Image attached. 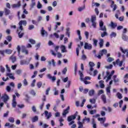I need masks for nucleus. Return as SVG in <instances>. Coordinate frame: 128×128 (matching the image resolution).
<instances>
[{"instance_id":"1","label":"nucleus","mask_w":128,"mask_h":128,"mask_svg":"<svg viewBox=\"0 0 128 128\" xmlns=\"http://www.w3.org/2000/svg\"><path fill=\"white\" fill-rule=\"evenodd\" d=\"M26 20H20L18 22L19 27L18 29V32H20V30H24V28L22 27V24H24V26H26Z\"/></svg>"},{"instance_id":"2","label":"nucleus","mask_w":128,"mask_h":128,"mask_svg":"<svg viewBox=\"0 0 128 128\" xmlns=\"http://www.w3.org/2000/svg\"><path fill=\"white\" fill-rule=\"evenodd\" d=\"M102 76H104V80H112V75H110V72L107 71L106 72V74L104 76V72H102Z\"/></svg>"},{"instance_id":"3","label":"nucleus","mask_w":128,"mask_h":128,"mask_svg":"<svg viewBox=\"0 0 128 128\" xmlns=\"http://www.w3.org/2000/svg\"><path fill=\"white\" fill-rule=\"evenodd\" d=\"M78 74L79 76H80V80H92L90 77L88 76L84 78V74H82V71H79Z\"/></svg>"},{"instance_id":"4","label":"nucleus","mask_w":128,"mask_h":128,"mask_svg":"<svg viewBox=\"0 0 128 128\" xmlns=\"http://www.w3.org/2000/svg\"><path fill=\"white\" fill-rule=\"evenodd\" d=\"M90 20L91 22H92L93 28H96V15L92 16Z\"/></svg>"},{"instance_id":"5","label":"nucleus","mask_w":128,"mask_h":128,"mask_svg":"<svg viewBox=\"0 0 128 128\" xmlns=\"http://www.w3.org/2000/svg\"><path fill=\"white\" fill-rule=\"evenodd\" d=\"M12 108H16V104H18V103L16 102V95H13L12 96Z\"/></svg>"},{"instance_id":"6","label":"nucleus","mask_w":128,"mask_h":128,"mask_svg":"<svg viewBox=\"0 0 128 128\" xmlns=\"http://www.w3.org/2000/svg\"><path fill=\"white\" fill-rule=\"evenodd\" d=\"M84 48L85 50H92V44H90L88 42H86L84 44Z\"/></svg>"},{"instance_id":"7","label":"nucleus","mask_w":128,"mask_h":128,"mask_svg":"<svg viewBox=\"0 0 128 128\" xmlns=\"http://www.w3.org/2000/svg\"><path fill=\"white\" fill-rule=\"evenodd\" d=\"M70 106H68L66 109L64 110L62 114L64 117L66 116V114H68V112H70Z\"/></svg>"},{"instance_id":"8","label":"nucleus","mask_w":128,"mask_h":128,"mask_svg":"<svg viewBox=\"0 0 128 128\" xmlns=\"http://www.w3.org/2000/svg\"><path fill=\"white\" fill-rule=\"evenodd\" d=\"M1 98L3 100L4 102H6L8 100V96L6 94H4L1 97Z\"/></svg>"},{"instance_id":"9","label":"nucleus","mask_w":128,"mask_h":128,"mask_svg":"<svg viewBox=\"0 0 128 128\" xmlns=\"http://www.w3.org/2000/svg\"><path fill=\"white\" fill-rule=\"evenodd\" d=\"M16 50L18 52V56H19V58H24V56L20 55V46H17Z\"/></svg>"},{"instance_id":"10","label":"nucleus","mask_w":128,"mask_h":128,"mask_svg":"<svg viewBox=\"0 0 128 128\" xmlns=\"http://www.w3.org/2000/svg\"><path fill=\"white\" fill-rule=\"evenodd\" d=\"M76 114H74V115H72L68 117V121L72 122V120H76Z\"/></svg>"},{"instance_id":"11","label":"nucleus","mask_w":128,"mask_h":128,"mask_svg":"<svg viewBox=\"0 0 128 128\" xmlns=\"http://www.w3.org/2000/svg\"><path fill=\"white\" fill-rule=\"evenodd\" d=\"M30 59L28 60V61L26 60H21L20 61V64L21 66H24V64H30Z\"/></svg>"},{"instance_id":"12","label":"nucleus","mask_w":128,"mask_h":128,"mask_svg":"<svg viewBox=\"0 0 128 128\" xmlns=\"http://www.w3.org/2000/svg\"><path fill=\"white\" fill-rule=\"evenodd\" d=\"M41 34L42 36H48V32L44 29L43 27L42 28Z\"/></svg>"},{"instance_id":"13","label":"nucleus","mask_w":128,"mask_h":128,"mask_svg":"<svg viewBox=\"0 0 128 128\" xmlns=\"http://www.w3.org/2000/svg\"><path fill=\"white\" fill-rule=\"evenodd\" d=\"M22 52H23V54H28V51L26 49V46H22Z\"/></svg>"},{"instance_id":"14","label":"nucleus","mask_w":128,"mask_h":128,"mask_svg":"<svg viewBox=\"0 0 128 128\" xmlns=\"http://www.w3.org/2000/svg\"><path fill=\"white\" fill-rule=\"evenodd\" d=\"M52 62L53 66H56V62H54V60L52 59L51 61H48V63L49 66H52Z\"/></svg>"},{"instance_id":"15","label":"nucleus","mask_w":128,"mask_h":128,"mask_svg":"<svg viewBox=\"0 0 128 128\" xmlns=\"http://www.w3.org/2000/svg\"><path fill=\"white\" fill-rule=\"evenodd\" d=\"M110 26L112 28H116V26H118V24L116 23H114L113 22H111L110 24H109Z\"/></svg>"},{"instance_id":"16","label":"nucleus","mask_w":128,"mask_h":128,"mask_svg":"<svg viewBox=\"0 0 128 128\" xmlns=\"http://www.w3.org/2000/svg\"><path fill=\"white\" fill-rule=\"evenodd\" d=\"M120 50L123 53L126 54V52H127L126 54V58H128V49H124L122 48V47H120Z\"/></svg>"},{"instance_id":"17","label":"nucleus","mask_w":128,"mask_h":128,"mask_svg":"<svg viewBox=\"0 0 128 128\" xmlns=\"http://www.w3.org/2000/svg\"><path fill=\"white\" fill-rule=\"evenodd\" d=\"M99 54L103 56L104 54H108V50L106 49H103L100 51Z\"/></svg>"},{"instance_id":"18","label":"nucleus","mask_w":128,"mask_h":128,"mask_svg":"<svg viewBox=\"0 0 128 128\" xmlns=\"http://www.w3.org/2000/svg\"><path fill=\"white\" fill-rule=\"evenodd\" d=\"M22 5L20 4V2H18L17 4H13L12 5V8H20Z\"/></svg>"},{"instance_id":"19","label":"nucleus","mask_w":128,"mask_h":128,"mask_svg":"<svg viewBox=\"0 0 128 128\" xmlns=\"http://www.w3.org/2000/svg\"><path fill=\"white\" fill-rule=\"evenodd\" d=\"M112 2V4L110 6L111 8H113V12H114V10H116V4H114V1H111Z\"/></svg>"},{"instance_id":"20","label":"nucleus","mask_w":128,"mask_h":128,"mask_svg":"<svg viewBox=\"0 0 128 128\" xmlns=\"http://www.w3.org/2000/svg\"><path fill=\"white\" fill-rule=\"evenodd\" d=\"M47 78H50V80H56V76H52V75H50V74H48Z\"/></svg>"},{"instance_id":"21","label":"nucleus","mask_w":128,"mask_h":128,"mask_svg":"<svg viewBox=\"0 0 128 128\" xmlns=\"http://www.w3.org/2000/svg\"><path fill=\"white\" fill-rule=\"evenodd\" d=\"M101 98L104 102V104H106V96L104 94H102L101 96Z\"/></svg>"},{"instance_id":"22","label":"nucleus","mask_w":128,"mask_h":128,"mask_svg":"<svg viewBox=\"0 0 128 128\" xmlns=\"http://www.w3.org/2000/svg\"><path fill=\"white\" fill-rule=\"evenodd\" d=\"M17 32L18 33V36L20 38H22V36H24V32H22V30H20L19 31H18L17 30Z\"/></svg>"},{"instance_id":"23","label":"nucleus","mask_w":128,"mask_h":128,"mask_svg":"<svg viewBox=\"0 0 128 128\" xmlns=\"http://www.w3.org/2000/svg\"><path fill=\"white\" fill-rule=\"evenodd\" d=\"M10 60H12V62L14 64L15 62H16V57L14 56V55L12 56L10 58Z\"/></svg>"},{"instance_id":"24","label":"nucleus","mask_w":128,"mask_h":128,"mask_svg":"<svg viewBox=\"0 0 128 128\" xmlns=\"http://www.w3.org/2000/svg\"><path fill=\"white\" fill-rule=\"evenodd\" d=\"M88 65L90 67V70H94V66L95 64L94 62H89Z\"/></svg>"},{"instance_id":"25","label":"nucleus","mask_w":128,"mask_h":128,"mask_svg":"<svg viewBox=\"0 0 128 128\" xmlns=\"http://www.w3.org/2000/svg\"><path fill=\"white\" fill-rule=\"evenodd\" d=\"M78 48H76V52L77 54V56H78V54H80V50H82V47H80V45L78 44Z\"/></svg>"},{"instance_id":"26","label":"nucleus","mask_w":128,"mask_h":128,"mask_svg":"<svg viewBox=\"0 0 128 128\" xmlns=\"http://www.w3.org/2000/svg\"><path fill=\"white\" fill-rule=\"evenodd\" d=\"M38 116H36L32 118V122H38Z\"/></svg>"},{"instance_id":"27","label":"nucleus","mask_w":128,"mask_h":128,"mask_svg":"<svg viewBox=\"0 0 128 128\" xmlns=\"http://www.w3.org/2000/svg\"><path fill=\"white\" fill-rule=\"evenodd\" d=\"M64 82L68 83V84L66 85V88H70V84H71L70 81L64 80Z\"/></svg>"},{"instance_id":"28","label":"nucleus","mask_w":128,"mask_h":128,"mask_svg":"<svg viewBox=\"0 0 128 128\" xmlns=\"http://www.w3.org/2000/svg\"><path fill=\"white\" fill-rule=\"evenodd\" d=\"M86 10V6L85 5H84L82 6L79 7L78 8V12H82V10Z\"/></svg>"},{"instance_id":"29","label":"nucleus","mask_w":128,"mask_h":128,"mask_svg":"<svg viewBox=\"0 0 128 128\" xmlns=\"http://www.w3.org/2000/svg\"><path fill=\"white\" fill-rule=\"evenodd\" d=\"M98 120L99 122H100L101 124H104V122H106V119H104L103 118H98Z\"/></svg>"},{"instance_id":"30","label":"nucleus","mask_w":128,"mask_h":128,"mask_svg":"<svg viewBox=\"0 0 128 128\" xmlns=\"http://www.w3.org/2000/svg\"><path fill=\"white\" fill-rule=\"evenodd\" d=\"M99 30H102V32H106V26H102L100 27Z\"/></svg>"},{"instance_id":"31","label":"nucleus","mask_w":128,"mask_h":128,"mask_svg":"<svg viewBox=\"0 0 128 128\" xmlns=\"http://www.w3.org/2000/svg\"><path fill=\"white\" fill-rule=\"evenodd\" d=\"M99 45H100V48H102V46H104V39H100Z\"/></svg>"},{"instance_id":"32","label":"nucleus","mask_w":128,"mask_h":128,"mask_svg":"<svg viewBox=\"0 0 128 128\" xmlns=\"http://www.w3.org/2000/svg\"><path fill=\"white\" fill-rule=\"evenodd\" d=\"M7 76H9L10 78V80H15L14 76V75H12V74L10 73H8L7 74Z\"/></svg>"},{"instance_id":"33","label":"nucleus","mask_w":128,"mask_h":128,"mask_svg":"<svg viewBox=\"0 0 128 128\" xmlns=\"http://www.w3.org/2000/svg\"><path fill=\"white\" fill-rule=\"evenodd\" d=\"M45 116H46L47 118L48 119L50 116H52V115L50 114H48V112L46 110L44 112Z\"/></svg>"},{"instance_id":"34","label":"nucleus","mask_w":128,"mask_h":128,"mask_svg":"<svg viewBox=\"0 0 128 128\" xmlns=\"http://www.w3.org/2000/svg\"><path fill=\"white\" fill-rule=\"evenodd\" d=\"M99 84H100V88H104V81L100 80L99 82Z\"/></svg>"},{"instance_id":"35","label":"nucleus","mask_w":128,"mask_h":128,"mask_svg":"<svg viewBox=\"0 0 128 128\" xmlns=\"http://www.w3.org/2000/svg\"><path fill=\"white\" fill-rule=\"evenodd\" d=\"M8 122H11L12 124H14V118L12 117H10L8 118Z\"/></svg>"},{"instance_id":"36","label":"nucleus","mask_w":128,"mask_h":128,"mask_svg":"<svg viewBox=\"0 0 128 128\" xmlns=\"http://www.w3.org/2000/svg\"><path fill=\"white\" fill-rule=\"evenodd\" d=\"M116 96L119 100H122V94L120 93V92H117Z\"/></svg>"},{"instance_id":"37","label":"nucleus","mask_w":128,"mask_h":128,"mask_svg":"<svg viewBox=\"0 0 128 128\" xmlns=\"http://www.w3.org/2000/svg\"><path fill=\"white\" fill-rule=\"evenodd\" d=\"M60 48H62V52H66V46L62 45Z\"/></svg>"},{"instance_id":"38","label":"nucleus","mask_w":128,"mask_h":128,"mask_svg":"<svg viewBox=\"0 0 128 128\" xmlns=\"http://www.w3.org/2000/svg\"><path fill=\"white\" fill-rule=\"evenodd\" d=\"M96 6H100V4L98 2H94V1L92 2V8H94Z\"/></svg>"},{"instance_id":"39","label":"nucleus","mask_w":128,"mask_h":128,"mask_svg":"<svg viewBox=\"0 0 128 128\" xmlns=\"http://www.w3.org/2000/svg\"><path fill=\"white\" fill-rule=\"evenodd\" d=\"M70 28H66V34L68 38H70Z\"/></svg>"},{"instance_id":"40","label":"nucleus","mask_w":128,"mask_h":128,"mask_svg":"<svg viewBox=\"0 0 128 128\" xmlns=\"http://www.w3.org/2000/svg\"><path fill=\"white\" fill-rule=\"evenodd\" d=\"M88 94L90 96H94V90H90Z\"/></svg>"},{"instance_id":"41","label":"nucleus","mask_w":128,"mask_h":128,"mask_svg":"<svg viewBox=\"0 0 128 128\" xmlns=\"http://www.w3.org/2000/svg\"><path fill=\"white\" fill-rule=\"evenodd\" d=\"M122 38L124 40H128V37L126 35V34H122Z\"/></svg>"},{"instance_id":"42","label":"nucleus","mask_w":128,"mask_h":128,"mask_svg":"<svg viewBox=\"0 0 128 128\" xmlns=\"http://www.w3.org/2000/svg\"><path fill=\"white\" fill-rule=\"evenodd\" d=\"M110 36L111 38H116V33L114 32H112L111 34H110Z\"/></svg>"},{"instance_id":"43","label":"nucleus","mask_w":128,"mask_h":128,"mask_svg":"<svg viewBox=\"0 0 128 128\" xmlns=\"http://www.w3.org/2000/svg\"><path fill=\"white\" fill-rule=\"evenodd\" d=\"M106 90V94L108 95L109 94H110V86L107 87Z\"/></svg>"},{"instance_id":"44","label":"nucleus","mask_w":128,"mask_h":128,"mask_svg":"<svg viewBox=\"0 0 128 128\" xmlns=\"http://www.w3.org/2000/svg\"><path fill=\"white\" fill-rule=\"evenodd\" d=\"M10 10L5 8V14L6 16L10 14Z\"/></svg>"},{"instance_id":"45","label":"nucleus","mask_w":128,"mask_h":128,"mask_svg":"<svg viewBox=\"0 0 128 128\" xmlns=\"http://www.w3.org/2000/svg\"><path fill=\"white\" fill-rule=\"evenodd\" d=\"M106 36H108V33L106 32V31H104L103 33L101 34L102 38H104Z\"/></svg>"},{"instance_id":"46","label":"nucleus","mask_w":128,"mask_h":128,"mask_svg":"<svg viewBox=\"0 0 128 128\" xmlns=\"http://www.w3.org/2000/svg\"><path fill=\"white\" fill-rule=\"evenodd\" d=\"M37 8H42V5L40 4V1L38 2V4H37Z\"/></svg>"},{"instance_id":"47","label":"nucleus","mask_w":128,"mask_h":128,"mask_svg":"<svg viewBox=\"0 0 128 128\" xmlns=\"http://www.w3.org/2000/svg\"><path fill=\"white\" fill-rule=\"evenodd\" d=\"M0 70L2 72H4L6 71V69L4 68V66H0Z\"/></svg>"},{"instance_id":"48","label":"nucleus","mask_w":128,"mask_h":128,"mask_svg":"<svg viewBox=\"0 0 128 128\" xmlns=\"http://www.w3.org/2000/svg\"><path fill=\"white\" fill-rule=\"evenodd\" d=\"M122 64H124V61L123 60H121L119 62H118V63L117 62V64H116L117 66H122Z\"/></svg>"},{"instance_id":"49","label":"nucleus","mask_w":128,"mask_h":128,"mask_svg":"<svg viewBox=\"0 0 128 128\" xmlns=\"http://www.w3.org/2000/svg\"><path fill=\"white\" fill-rule=\"evenodd\" d=\"M104 68L107 70H112V64H110L108 66H105Z\"/></svg>"},{"instance_id":"50","label":"nucleus","mask_w":128,"mask_h":128,"mask_svg":"<svg viewBox=\"0 0 128 128\" xmlns=\"http://www.w3.org/2000/svg\"><path fill=\"white\" fill-rule=\"evenodd\" d=\"M92 72H94V70H90H90L87 71V72L90 74V76H92Z\"/></svg>"},{"instance_id":"51","label":"nucleus","mask_w":128,"mask_h":128,"mask_svg":"<svg viewBox=\"0 0 128 128\" xmlns=\"http://www.w3.org/2000/svg\"><path fill=\"white\" fill-rule=\"evenodd\" d=\"M114 60V58L109 57V58H108L107 60V62H112V60Z\"/></svg>"},{"instance_id":"52","label":"nucleus","mask_w":128,"mask_h":128,"mask_svg":"<svg viewBox=\"0 0 128 128\" xmlns=\"http://www.w3.org/2000/svg\"><path fill=\"white\" fill-rule=\"evenodd\" d=\"M42 83L40 82H39L37 83V86L38 88H42Z\"/></svg>"},{"instance_id":"53","label":"nucleus","mask_w":128,"mask_h":128,"mask_svg":"<svg viewBox=\"0 0 128 128\" xmlns=\"http://www.w3.org/2000/svg\"><path fill=\"white\" fill-rule=\"evenodd\" d=\"M34 26L31 24L29 26L28 30H34Z\"/></svg>"},{"instance_id":"54","label":"nucleus","mask_w":128,"mask_h":128,"mask_svg":"<svg viewBox=\"0 0 128 128\" xmlns=\"http://www.w3.org/2000/svg\"><path fill=\"white\" fill-rule=\"evenodd\" d=\"M6 54H10L12 52V50H6Z\"/></svg>"},{"instance_id":"55","label":"nucleus","mask_w":128,"mask_h":128,"mask_svg":"<svg viewBox=\"0 0 128 128\" xmlns=\"http://www.w3.org/2000/svg\"><path fill=\"white\" fill-rule=\"evenodd\" d=\"M29 42L32 44H36V40L33 39H30Z\"/></svg>"},{"instance_id":"56","label":"nucleus","mask_w":128,"mask_h":128,"mask_svg":"<svg viewBox=\"0 0 128 128\" xmlns=\"http://www.w3.org/2000/svg\"><path fill=\"white\" fill-rule=\"evenodd\" d=\"M66 72H68V68L66 67L64 68L63 69L62 72L64 74H66Z\"/></svg>"},{"instance_id":"57","label":"nucleus","mask_w":128,"mask_h":128,"mask_svg":"<svg viewBox=\"0 0 128 128\" xmlns=\"http://www.w3.org/2000/svg\"><path fill=\"white\" fill-rule=\"evenodd\" d=\"M92 124H93V128H96V124L94 122V118L92 119Z\"/></svg>"},{"instance_id":"58","label":"nucleus","mask_w":128,"mask_h":128,"mask_svg":"<svg viewBox=\"0 0 128 128\" xmlns=\"http://www.w3.org/2000/svg\"><path fill=\"white\" fill-rule=\"evenodd\" d=\"M36 6V2L34 1H32V4H30V8H34V6Z\"/></svg>"},{"instance_id":"59","label":"nucleus","mask_w":128,"mask_h":128,"mask_svg":"<svg viewBox=\"0 0 128 128\" xmlns=\"http://www.w3.org/2000/svg\"><path fill=\"white\" fill-rule=\"evenodd\" d=\"M93 42L94 46H98V40L96 39H93Z\"/></svg>"},{"instance_id":"60","label":"nucleus","mask_w":128,"mask_h":128,"mask_svg":"<svg viewBox=\"0 0 128 128\" xmlns=\"http://www.w3.org/2000/svg\"><path fill=\"white\" fill-rule=\"evenodd\" d=\"M38 74V71H34V74L32 76V78H36V76Z\"/></svg>"},{"instance_id":"61","label":"nucleus","mask_w":128,"mask_h":128,"mask_svg":"<svg viewBox=\"0 0 128 128\" xmlns=\"http://www.w3.org/2000/svg\"><path fill=\"white\" fill-rule=\"evenodd\" d=\"M16 74H18V76H20V74H22V70H16Z\"/></svg>"},{"instance_id":"62","label":"nucleus","mask_w":128,"mask_h":128,"mask_svg":"<svg viewBox=\"0 0 128 128\" xmlns=\"http://www.w3.org/2000/svg\"><path fill=\"white\" fill-rule=\"evenodd\" d=\"M17 106H18V108H24V104H18Z\"/></svg>"},{"instance_id":"63","label":"nucleus","mask_w":128,"mask_h":128,"mask_svg":"<svg viewBox=\"0 0 128 128\" xmlns=\"http://www.w3.org/2000/svg\"><path fill=\"white\" fill-rule=\"evenodd\" d=\"M6 66L7 72H10V68L8 67V65L6 64Z\"/></svg>"},{"instance_id":"64","label":"nucleus","mask_w":128,"mask_h":128,"mask_svg":"<svg viewBox=\"0 0 128 128\" xmlns=\"http://www.w3.org/2000/svg\"><path fill=\"white\" fill-rule=\"evenodd\" d=\"M90 103L94 104H96V99H90Z\"/></svg>"}]
</instances>
